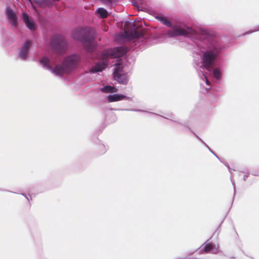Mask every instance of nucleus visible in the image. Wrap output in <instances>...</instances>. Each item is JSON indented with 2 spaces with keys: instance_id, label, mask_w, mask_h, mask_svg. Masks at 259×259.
<instances>
[{
  "instance_id": "f257e3e1",
  "label": "nucleus",
  "mask_w": 259,
  "mask_h": 259,
  "mask_svg": "<svg viewBox=\"0 0 259 259\" xmlns=\"http://www.w3.org/2000/svg\"><path fill=\"white\" fill-rule=\"evenodd\" d=\"M94 35V29L90 27L78 28L74 29L72 33V37L82 42L86 51L88 52H92L96 49Z\"/></svg>"
},
{
  "instance_id": "f03ea898",
  "label": "nucleus",
  "mask_w": 259,
  "mask_h": 259,
  "mask_svg": "<svg viewBox=\"0 0 259 259\" xmlns=\"http://www.w3.org/2000/svg\"><path fill=\"white\" fill-rule=\"evenodd\" d=\"M143 35L142 21L141 18H137L133 22H126L124 24V32L118 35L120 39L130 40L136 38H140Z\"/></svg>"
},
{
  "instance_id": "7ed1b4c3",
  "label": "nucleus",
  "mask_w": 259,
  "mask_h": 259,
  "mask_svg": "<svg viewBox=\"0 0 259 259\" xmlns=\"http://www.w3.org/2000/svg\"><path fill=\"white\" fill-rule=\"evenodd\" d=\"M188 34H191L196 38L200 39H209L212 37V34L209 31L202 28L194 29L192 28H187L182 29L180 27H175L172 31L169 32L171 36H184Z\"/></svg>"
},
{
  "instance_id": "20e7f679",
  "label": "nucleus",
  "mask_w": 259,
  "mask_h": 259,
  "mask_svg": "<svg viewBox=\"0 0 259 259\" xmlns=\"http://www.w3.org/2000/svg\"><path fill=\"white\" fill-rule=\"evenodd\" d=\"M49 46L54 52L60 55L65 53L67 49V42L62 35L52 36L50 39Z\"/></svg>"
},
{
  "instance_id": "39448f33",
  "label": "nucleus",
  "mask_w": 259,
  "mask_h": 259,
  "mask_svg": "<svg viewBox=\"0 0 259 259\" xmlns=\"http://www.w3.org/2000/svg\"><path fill=\"white\" fill-rule=\"evenodd\" d=\"M220 51V48L218 46H215L213 48H210L203 53L202 56V66L207 71H210L215 61L218 54Z\"/></svg>"
},
{
  "instance_id": "423d86ee",
  "label": "nucleus",
  "mask_w": 259,
  "mask_h": 259,
  "mask_svg": "<svg viewBox=\"0 0 259 259\" xmlns=\"http://www.w3.org/2000/svg\"><path fill=\"white\" fill-rule=\"evenodd\" d=\"M39 62L43 66L47 68L51 71H52L53 73L56 75H61L64 73H68L71 71L70 69H66L63 64L57 65L55 66V68H53L50 65V59L47 57H44L39 60Z\"/></svg>"
},
{
  "instance_id": "0eeeda50",
  "label": "nucleus",
  "mask_w": 259,
  "mask_h": 259,
  "mask_svg": "<svg viewBox=\"0 0 259 259\" xmlns=\"http://www.w3.org/2000/svg\"><path fill=\"white\" fill-rule=\"evenodd\" d=\"M105 3H111L116 0H101ZM133 5L135 6L138 11L146 12L149 15H155L157 14L156 11L151 8L147 6L146 0H131Z\"/></svg>"
},
{
  "instance_id": "6e6552de",
  "label": "nucleus",
  "mask_w": 259,
  "mask_h": 259,
  "mask_svg": "<svg viewBox=\"0 0 259 259\" xmlns=\"http://www.w3.org/2000/svg\"><path fill=\"white\" fill-rule=\"evenodd\" d=\"M113 78L120 84L126 85L128 82V75L123 72V66L120 64H117L115 66L113 72Z\"/></svg>"
},
{
  "instance_id": "1a4fd4ad",
  "label": "nucleus",
  "mask_w": 259,
  "mask_h": 259,
  "mask_svg": "<svg viewBox=\"0 0 259 259\" xmlns=\"http://www.w3.org/2000/svg\"><path fill=\"white\" fill-rule=\"evenodd\" d=\"M126 49L124 47H117L114 49H109L104 53L103 59L110 57L112 58H117L126 53Z\"/></svg>"
},
{
  "instance_id": "9d476101",
  "label": "nucleus",
  "mask_w": 259,
  "mask_h": 259,
  "mask_svg": "<svg viewBox=\"0 0 259 259\" xmlns=\"http://www.w3.org/2000/svg\"><path fill=\"white\" fill-rule=\"evenodd\" d=\"M80 57L77 55H72L67 56L64 58L63 62L64 67L66 69H71L72 71L74 70L77 66L78 63L79 62Z\"/></svg>"
},
{
  "instance_id": "9b49d317",
  "label": "nucleus",
  "mask_w": 259,
  "mask_h": 259,
  "mask_svg": "<svg viewBox=\"0 0 259 259\" xmlns=\"http://www.w3.org/2000/svg\"><path fill=\"white\" fill-rule=\"evenodd\" d=\"M31 44V42L30 40H27L26 41L21 48V51L20 52V57L23 60H25L26 58L27 54H28V50L29 47H30V45Z\"/></svg>"
},
{
  "instance_id": "f8f14e48",
  "label": "nucleus",
  "mask_w": 259,
  "mask_h": 259,
  "mask_svg": "<svg viewBox=\"0 0 259 259\" xmlns=\"http://www.w3.org/2000/svg\"><path fill=\"white\" fill-rule=\"evenodd\" d=\"M126 98V96L122 95H110L107 96V100L110 102H114Z\"/></svg>"
},
{
  "instance_id": "ddd939ff",
  "label": "nucleus",
  "mask_w": 259,
  "mask_h": 259,
  "mask_svg": "<svg viewBox=\"0 0 259 259\" xmlns=\"http://www.w3.org/2000/svg\"><path fill=\"white\" fill-rule=\"evenodd\" d=\"M23 19H24L25 24L29 29L31 30L36 29V25L31 17H23Z\"/></svg>"
},
{
  "instance_id": "4468645a",
  "label": "nucleus",
  "mask_w": 259,
  "mask_h": 259,
  "mask_svg": "<svg viewBox=\"0 0 259 259\" xmlns=\"http://www.w3.org/2000/svg\"><path fill=\"white\" fill-rule=\"evenodd\" d=\"M107 66V63L103 62L101 64H98L91 69V72L92 73H96L97 72H101L103 70L105 67Z\"/></svg>"
},
{
  "instance_id": "2eb2a0df",
  "label": "nucleus",
  "mask_w": 259,
  "mask_h": 259,
  "mask_svg": "<svg viewBox=\"0 0 259 259\" xmlns=\"http://www.w3.org/2000/svg\"><path fill=\"white\" fill-rule=\"evenodd\" d=\"M55 3V0H38L37 4L41 7H50Z\"/></svg>"
},
{
  "instance_id": "dca6fc26",
  "label": "nucleus",
  "mask_w": 259,
  "mask_h": 259,
  "mask_svg": "<svg viewBox=\"0 0 259 259\" xmlns=\"http://www.w3.org/2000/svg\"><path fill=\"white\" fill-rule=\"evenodd\" d=\"M117 91V88L110 85L104 86L101 88V91L105 93H114Z\"/></svg>"
},
{
  "instance_id": "f3484780",
  "label": "nucleus",
  "mask_w": 259,
  "mask_h": 259,
  "mask_svg": "<svg viewBox=\"0 0 259 259\" xmlns=\"http://www.w3.org/2000/svg\"><path fill=\"white\" fill-rule=\"evenodd\" d=\"M95 14L98 16H108V15H110L107 11L103 8H98L96 11Z\"/></svg>"
},
{
  "instance_id": "a211bd4d",
  "label": "nucleus",
  "mask_w": 259,
  "mask_h": 259,
  "mask_svg": "<svg viewBox=\"0 0 259 259\" xmlns=\"http://www.w3.org/2000/svg\"><path fill=\"white\" fill-rule=\"evenodd\" d=\"M156 18H158V20L165 25L167 27L171 26V23L170 21L165 17H156Z\"/></svg>"
},
{
  "instance_id": "6ab92c4d",
  "label": "nucleus",
  "mask_w": 259,
  "mask_h": 259,
  "mask_svg": "<svg viewBox=\"0 0 259 259\" xmlns=\"http://www.w3.org/2000/svg\"><path fill=\"white\" fill-rule=\"evenodd\" d=\"M213 245L212 243H207L205 245L204 247V252L205 253L210 252L213 250Z\"/></svg>"
},
{
  "instance_id": "aec40b11",
  "label": "nucleus",
  "mask_w": 259,
  "mask_h": 259,
  "mask_svg": "<svg viewBox=\"0 0 259 259\" xmlns=\"http://www.w3.org/2000/svg\"><path fill=\"white\" fill-rule=\"evenodd\" d=\"M213 75L215 78L217 79H219L221 78V71L218 69H214L213 70Z\"/></svg>"
},
{
  "instance_id": "412c9836",
  "label": "nucleus",
  "mask_w": 259,
  "mask_h": 259,
  "mask_svg": "<svg viewBox=\"0 0 259 259\" xmlns=\"http://www.w3.org/2000/svg\"><path fill=\"white\" fill-rule=\"evenodd\" d=\"M9 23L14 27L17 26V17H9Z\"/></svg>"
},
{
  "instance_id": "4be33fe9",
  "label": "nucleus",
  "mask_w": 259,
  "mask_h": 259,
  "mask_svg": "<svg viewBox=\"0 0 259 259\" xmlns=\"http://www.w3.org/2000/svg\"><path fill=\"white\" fill-rule=\"evenodd\" d=\"M6 14L7 16H15V14L14 13V11L9 8H7Z\"/></svg>"
},
{
  "instance_id": "5701e85b",
  "label": "nucleus",
  "mask_w": 259,
  "mask_h": 259,
  "mask_svg": "<svg viewBox=\"0 0 259 259\" xmlns=\"http://www.w3.org/2000/svg\"><path fill=\"white\" fill-rule=\"evenodd\" d=\"M206 84H210L209 81L207 79H206Z\"/></svg>"
},
{
  "instance_id": "b1692460",
  "label": "nucleus",
  "mask_w": 259,
  "mask_h": 259,
  "mask_svg": "<svg viewBox=\"0 0 259 259\" xmlns=\"http://www.w3.org/2000/svg\"><path fill=\"white\" fill-rule=\"evenodd\" d=\"M22 16L25 17V16H27L26 14L24 13V14H23V16Z\"/></svg>"
},
{
  "instance_id": "393cba45",
  "label": "nucleus",
  "mask_w": 259,
  "mask_h": 259,
  "mask_svg": "<svg viewBox=\"0 0 259 259\" xmlns=\"http://www.w3.org/2000/svg\"><path fill=\"white\" fill-rule=\"evenodd\" d=\"M128 16H130V17H132V16H135L134 15H128Z\"/></svg>"
}]
</instances>
